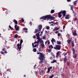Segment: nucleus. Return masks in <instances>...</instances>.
Here are the masks:
<instances>
[{
  "mask_svg": "<svg viewBox=\"0 0 78 78\" xmlns=\"http://www.w3.org/2000/svg\"><path fill=\"white\" fill-rule=\"evenodd\" d=\"M60 12L61 14H63V17H66V10H62Z\"/></svg>",
  "mask_w": 78,
  "mask_h": 78,
  "instance_id": "423d86ee",
  "label": "nucleus"
},
{
  "mask_svg": "<svg viewBox=\"0 0 78 78\" xmlns=\"http://www.w3.org/2000/svg\"><path fill=\"white\" fill-rule=\"evenodd\" d=\"M9 28H10V29H11V30H13V28L11 27V26L9 25Z\"/></svg>",
  "mask_w": 78,
  "mask_h": 78,
  "instance_id": "473e14b6",
  "label": "nucleus"
},
{
  "mask_svg": "<svg viewBox=\"0 0 78 78\" xmlns=\"http://www.w3.org/2000/svg\"><path fill=\"white\" fill-rule=\"evenodd\" d=\"M1 54H4V53H5V54H6L7 53H8V51H7V50H5L4 52L2 51H1L0 52Z\"/></svg>",
  "mask_w": 78,
  "mask_h": 78,
  "instance_id": "9b49d317",
  "label": "nucleus"
},
{
  "mask_svg": "<svg viewBox=\"0 0 78 78\" xmlns=\"http://www.w3.org/2000/svg\"><path fill=\"white\" fill-rule=\"evenodd\" d=\"M14 37L15 38H17V37H18V35H17V34H15L14 36Z\"/></svg>",
  "mask_w": 78,
  "mask_h": 78,
  "instance_id": "f704fd0d",
  "label": "nucleus"
},
{
  "mask_svg": "<svg viewBox=\"0 0 78 78\" xmlns=\"http://www.w3.org/2000/svg\"><path fill=\"white\" fill-rule=\"evenodd\" d=\"M44 56L43 55V53L41 55H39V57L38 58L39 59L41 60L39 62V64H42V63H44Z\"/></svg>",
  "mask_w": 78,
  "mask_h": 78,
  "instance_id": "f03ea898",
  "label": "nucleus"
},
{
  "mask_svg": "<svg viewBox=\"0 0 78 78\" xmlns=\"http://www.w3.org/2000/svg\"><path fill=\"white\" fill-rule=\"evenodd\" d=\"M53 58H54V59H55V55H54L53 54Z\"/></svg>",
  "mask_w": 78,
  "mask_h": 78,
  "instance_id": "052dcab7",
  "label": "nucleus"
},
{
  "mask_svg": "<svg viewBox=\"0 0 78 78\" xmlns=\"http://www.w3.org/2000/svg\"><path fill=\"white\" fill-rule=\"evenodd\" d=\"M47 19V20H48L50 19H51V20H53V19H55L53 16H51V15H47L45 16H43L41 17L40 19H44V20H45Z\"/></svg>",
  "mask_w": 78,
  "mask_h": 78,
  "instance_id": "f257e3e1",
  "label": "nucleus"
},
{
  "mask_svg": "<svg viewBox=\"0 0 78 78\" xmlns=\"http://www.w3.org/2000/svg\"><path fill=\"white\" fill-rule=\"evenodd\" d=\"M67 42L68 43V44H69L70 43V42H71V40H68L67 41Z\"/></svg>",
  "mask_w": 78,
  "mask_h": 78,
  "instance_id": "7c9ffc66",
  "label": "nucleus"
},
{
  "mask_svg": "<svg viewBox=\"0 0 78 78\" xmlns=\"http://www.w3.org/2000/svg\"><path fill=\"white\" fill-rule=\"evenodd\" d=\"M43 53H41V52H37V54L38 55H41Z\"/></svg>",
  "mask_w": 78,
  "mask_h": 78,
  "instance_id": "e433bc0d",
  "label": "nucleus"
},
{
  "mask_svg": "<svg viewBox=\"0 0 78 78\" xmlns=\"http://www.w3.org/2000/svg\"><path fill=\"white\" fill-rule=\"evenodd\" d=\"M55 34H57V33H59V31H57L55 32Z\"/></svg>",
  "mask_w": 78,
  "mask_h": 78,
  "instance_id": "5fc2aeb1",
  "label": "nucleus"
},
{
  "mask_svg": "<svg viewBox=\"0 0 78 78\" xmlns=\"http://www.w3.org/2000/svg\"><path fill=\"white\" fill-rule=\"evenodd\" d=\"M32 44L33 48H35V47H37V46H38V45H39V44H35L34 46V44H33V43H32Z\"/></svg>",
  "mask_w": 78,
  "mask_h": 78,
  "instance_id": "f3484780",
  "label": "nucleus"
},
{
  "mask_svg": "<svg viewBox=\"0 0 78 78\" xmlns=\"http://www.w3.org/2000/svg\"><path fill=\"white\" fill-rule=\"evenodd\" d=\"M67 66H69V65H70V62H67Z\"/></svg>",
  "mask_w": 78,
  "mask_h": 78,
  "instance_id": "ea45409f",
  "label": "nucleus"
},
{
  "mask_svg": "<svg viewBox=\"0 0 78 78\" xmlns=\"http://www.w3.org/2000/svg\"><path fill=\"white\" fill-rule=\"evenodd\" d=\"M8 71H5V73H6V74H7V72Z\"/></svg>",
  "mask_w": 78,
  "mask_h": 78,
  "instance_id": "13d9d810",
  "label": "nucleus"
},
{
  "mask_svg": "<svg viewBox=\"0 0 78 78\" xmlns=\"http://www.w3.org/2000/svg\"><path fill=\"white\" fill-rule=\"evenodd\" d=\"M57 44H58V45H61V41H57Z\"/></svg>",
  "mask_w": 78,
  "mask_h": 78,
  "instance_id": "412c9836",
  "label": "nucleus"
},
{
  "mask_svg": "<svg viewBox=\"0 0 78 78\" xmlns=\"http://www.w3.org/2000/svg\"><path fill=\"white\" fill-rule=\"evenodd\" d=\"M13 21L14 22L15 24H17L18 23V22H17V21H16V20L15 19L13 20Z\"/></svg>",
  "mask_w": 78,
  "mask_h": 78,
  "instance_id": "5701e85b",
  "label": "nucleus"
},
{
  "mask_svg": "<svg viewBox=\"0 0 78 78\" xmlns=\"http://www.w3.org/2000/svg\"><path fill=\"white\" fill-rule=\"evenodd\" d=\"M72 50L73 52V54L75 55V49L73 48H72Z\"/></svg>",
  "mask_w": 78,
  "mask_h": 78,
  "instance_id": "f8f14e48",
  "label": "nucleus"
},
{
  "mask_svg": "<svg viewBox=\"0 0 78 78\" xmlns=\"http://www.w3.org/2000/svg\"><path fill=\"white\" fill-rule=\"evenodd\" d=\"M63 55V56H65L66 55H67V52H64Z\"/></svg>",
  "mask_w": 78,
  "mask_h": 78,
  "instance_id": "2f4dec72",
  "label": "nucleus"
},
{
  "mask_svg": "<svg viewBox=\"0 0 78 78\" xmlns=\"http://www.w3.org/2000/svg\"><path fill=\"white\" fill-rule=\"evenodd\" d=\"M51 42L52 44L53 45V44H54V42H56V40L53 38H52V40H51Z\"/></svg>",
  "mask_w": 78,
  "mask_h": 78,
  "instance_id": "ddd939ff",
  "label": "nucleus"
},
{
  "mask_svg": "<svg viewBox=\"0 0 78 78\" xmlns=\"http://www.w3.org/2000/svg\"><path fill=\"white\" fill-rule=\"evenodd\" d=\"M43 39H45V35L43 36Z\"/></svg>",
  "mask_w": 78,
  "mask_h": 78,
  "instance_id": "58836bf2",
  "label": "nucleus"
},
{
  "mask_svg": "<svg viewBox=\"0 0 78 78\" xmlns=\"http://www.w3.org/2000/svg\"><path fill=\"white\" fill-rule=\"evenodd\" d=\"M0 74H1V76H2V72H1V71H0Z\"/></svg>",
  "mask_w": 78,
  "mask_h": 78,
  "instance_id": "680f3d73",
  "label": "nucleus"
},
{
  "mask_svg": "<svg viewBox=\"0 0 78 78\" xmlns=\"http://www.w3.org/2000/svg\"><path fill=\"white\" fill-rule=\"evenodd\" d=\"M46 29H47V30H49L50 28V27L48 26L46 27Z\"/></svg>",
  "mask_w": 78,
  "mask_h": 78,
  "instance_id": "a19ab883",
  "label": "nucleus"
},
{
  "mask_svg": "<svg viewBox=\"0 0 78 78\" xmlns=\"http://www.w3.org/2000/svg\"><path fill=\"white\" fill-rule=\"evenodd\" d=\"M64 28H66V27H65V26H63V29H64Z\"/></svg>",
  "mask_w": 78,
  "mask_h": 78,
  "instance_id": "0e129e2a",
  "label": "nucleus"
},
{
  "mask_svg": "<svg viewBox=\"0 0 78 78\" xmlns=\"http://www.w3.org/2000/svg\"><path fill=\"white\" fill-rule=\"evenodd\" d=\"M23 42V40L21 39L20 40V43L18 44L16 46L18 47V48L19 51H20V50L21 48H22V43Z\"/></svg>",
  "mask_w": 78,
  "mask_h": 78,
  "instance_id": "7ed1b4c3",
  "label": "nucleus"
},
{
  "mask_svg": "<svg viewBox=\"0 0 78 78\" xmlns=\"http://www.w3.org/2000/svg\"><path fill=\"white\" fill-rule=\"evenodd\" d=\"M39 51H41H41H42V50L41 49H39Z\"/></svg>",
  "mask_w": 78,
  "mask_h": 78,
  "instance_id": "603ef678",
  "label": "nucleus"
},
{
  "mask_svg": "<svg viewBox=\"0 0 78 78\" xmlns=\"http://www.w3.org/2000/svg\"><path fill=\"white\" fill-rule=\"evenodd\" d=\"M47 43H48V44H50V41H46L45 42V45H46L47 44Z\"/></svg>",
  "mask_w": 78,
  "mask_h": 78,
  "instance_id": "b1692460",
  "label": "nucleus"
},
{
  "mask_svg": "<svg viewBox=\"0 0 78 78\" xmlns=\"http://www.w3.org/2000/svg\"><path fill=\"white\" fill-rule=\"evenodd\" d=\"M51 22V23H53V24H54V23H55V22H54L52 21Z\"/></svg>",
  "mask_w": 78,
  "mask_h": 78,
  "instance_id": "4d7b16f0",
  "label": "nucleus"
},
{
  "mask_svg": "<svg viewBox=\"0 0 78 78\" xmlns=\"http://www.w3.org/2000/svg\"><path fill=\"white\" fill-rule=\"evenodd\" d=\"M61 45H56L55 47L54 48V49H55V50H61Z\"/></svg>",
  "mask_w": 78,
  "mask_h": 78,
  "instance_id": "39448f33",
  "label": "nucleus"
},
{
  "mask_svg": "<svg viewBox=\"0 0 78 78\" xmlns=\"http://www.w3.org/2000/svg\"><path fill=\"white\" fill-rule=\"evenodd\" d=\"M37 41H35L34 43V44H37Z\"/></svg>",
  "mask_w": 78,
  "mask_h": 78,
  "instance_id": "e2e57ef3",
  "label": "nucleus"
},
{
  "mask_svg": "<svg viewBox=\"0 0 78 78\" xmlns=\"http://www.w3.org/2000/svg\"><path fill=\"white\" fill-rule=\"evenodd\" d=\"M63 61L65 62L66 63L67 62V58H66V56H65L64 58H63Z\"/></svg>",
  "mask_w": 78,
  "mask_h": 78,
  "instance_id": "dca6fc26",
  "label": "nucleus"
},
{
  "mask_svg": "<svg viewBox=\"0 0 78 78\" xmlns=\"http://www.w3.org/2000/svg\"><path fill=\"white\" fill-rule=\"evenodd\" d=\"M60 53V51H58L57 52L56 54V57L57 58H58V57H59V56H60V54H59V53Z\"/></svg>",
  "mask_w": 78,
  "mask_h": 78,
  "instance_id": "6e6552de",
  "label": "nucleus"
},
{
  "mask_svg": "<svg viewBox=\"0 0 78 78\" xmlns=\"http://www.w3.org/2000/svg\"><path fill=\"white\" fill-rule=\"evenodd\" d=\"M6 50H5V48H3L2 49V51H5Z\"/></svg>",
  "mask_w": 78,
  "mask_h": 78,
  "instance_id": "37998d69",
  "label": "nucleus"
},
{
  "mask_svg": "<svg viewBox=\"0 0 78 78\" xmlns=\"http://www.w3.org/2000/svg\"><path fill=\"white\" fill-rule=\"evenodd\" d=\"M52 66H50L48 68V71L47 72V73H50V70L51 69H52Z\"/></svg>",
  "mask_w": 78,
  "mask_h": 78,
  "instance_id": "9d476101",
  "label": "nucleus"
},
{
  "mask_svg": "<svg viewBox=\"0 0 78 78\" xmlns=\"http://www.w3.org/2000/svg\"><path fill=\"white\" fill-rule=\"evenodd\" d=\"M75 46V44L74 43V42L73 41L72 42V47H74Z\"/></svg>",
  "mask_w": 78,
  "mask_h": 78,
  "instance_id": "bb28decb",
  "label": "nucleus"
},
{
  "mask_svg": "<svg viewBox=\"0 0 78 78\" xmlns=\"http://www.w3.org/2000/svg\"><path fill=\"white\" fill-rule=\"evenodd\" d=\"M39 42L40 44H42L44 43V41H43V40H42L41 39L39 41Z\"/></svg>",
  "mask_w": 78,
  "mask_h": 78,
  "instance_id": "aec40b11",
  "label": "nucleus"
},
{
  "mask_svg": "<svg viewBox=\"0 0 78 78\" xmlns=\"http://www.w3.org/2000/svg\"><path fill=\"white\" fill-rule=\"evenodd\" d=\"M67 2H70L71 0H67Z\"/></svg>",
  "mask_w": 78,
  "mask_h": 78,
  "instance_id": "6e6d98bb",
  "label": "nucleus"
},
{
  "mask_svg": "<svg viewBox=\"0 0 78 78\" xmlns=\"http://www.w3.org/2000/svg\"><path fill=\"white\" fill-rule=\"evenodd\" d=\"M39 35H40L38 33H37V34H36V36H37V37H38V36H40Z\"/></svg>",
  "mask_w": 78,
  "mask_h": 78,
  "instance_id": "c9c22d12",
  "label": "nucleus"
},
{
  "mask_svg": "<svg viewBox=\"0 0 78 78\" xmlns=\"http://www.w3.org/2000/svg\"><path fill=\"white\" fill-rule=\"evenodd\" d=\"M77 20V19H76V18H75L74 19H73V20L74 21V22H75Z\"/></svg>",
  "mask_w": 78,
  "mask_h": 78,
  "instance_id": "79ce46f5",
  "label": "nucleus"
},
{
  "mask_svg": "<svg viewBox=\"0 0 78 78\" xmlns=\"http://www.w3.org/2000/svg\"><path fill=\"white\" fill-rule=\"evenodd\" d=\"M37 39H38V41H40V40L41 39L40 38V37H39V36L37 37Z\"/></svg>",
  "mask_w": 78,
  "mask_h": 78,
  "instance_id": "cd10ccee",
  "label": "nucleus"
},
{
  "mask_svg": "<svg viewBox=\"0 0 78 78\" xmlns=\"http://www.w3.org/2000/svg\"><path fill=\"white\" fill-rule=\"evenodd\" d=\"M24 30H26L27 31L28 30V29H27V28H24Z\"/></svg>",
  "mask_w": 78,
  "mask_h": 78,
  "instance_id": "3c124183",
  "label": "nucleus"
},
{
  "mask_svg": "<svg viewBox=\"0 0 78 78\" xmlns=\"http://www.w3.org/2000/svg\"><path fill=\"white\" fill-rule=\"evenodd\" d=\"M41 47L44 48V47H45V45L44 44V43H42L41 44Z\"/></svg>",
  "mask_w": 78,
  "mask_h": 78,
  "instance_id": "393cba45",
  "label": "nucleus"
},
{
  "mask_svg": "<svg viewBox=\"0 0 78 78\" xmlns=\"http://www.w3.org/2000/svg\"><path fill=\"white\" fill-rule=\"evenodd\" d=\"M26 76V75H24V76H23L24 77H25Z\"/></svg>",
  "mask_w": 78,
  "mask_h": 78,
  "instance_id": "774afa93",
  "label": "nucleus"
},
{
  "mask_svg": "<svg viewBox=\"0 0 78 78\" xmlns=\"http://www.w3.org/2000/svg\"><path fill=\"white\" fill-rule=\"evenodd\" d=\"M51 63L53 64V63H55V62L57 63V60L55 59H53V61L51 62Z\"/></svg>",
  "mask_w": 78,
  "mask_h": 78,
  "instance_id": "2eb2a0df",
  "label": "nucleus"
},
{
  "mask_svg": "<svg viewBox=\"0 0 78 78\" xmlns=\"http://www.w3.org/2000/svg\"><path fill=\"white\" fill-rule=\"evenodd\" d=\"M62 76L63 77H64L65 76V75H64V74H61Z\"/></svg>",
  "mask_w": 78,
  "mask_h": 78,
  "instance_id": "49530a36",
  "label": "nucleus"
},
{
  "mask_svg": "<svg viewBox=\"0 0 78 78\" xmlns=\"http://www.w3.org/2000/svg\"><path fill=\"white\" fill-rule=\"evenodd\" d=\"M58 23L57 22H56L55 23H54V25H56V24H58Z\"/></svg>",
  "mask_w": 78,
  "mask_h": 78,
  "instance_id": "09e8293b",
  "label": "nucleus"
},
{
  "mask_svg": "<svg viewBox=\"0 0 78 78\" xmlns=\"http://www.w3.org/2000/svg\"><path fill=\"white\" fill-rule=\"evenodd\" d=\"M48 53H50L51 51V49H48Z\"/></svg>",
  "mask_w": 78,
  "mask_h": 78,
  "instance_id": "72a5a7b5",
  "label": "nucleus"
},
{
  "mask_svg": "<svg viewBox=\"0 0 78 78\" xmlns=\"http://www.w3.org/2000/svg\"><path fill=\"white\" fill-rule=\"evenodd\" d=\"M37 44H39V42L40 41L37 40Z\"/></svg>",
  "mask_w": 78,
  "mask_h": 78,
  "instance_id": "864d4df0",
  "label": "nucleus"
},
{
  "mask_svg": "<svg viewBox=\"0 0 78 78\" xmlns=\"http://www.w3.org/2000/svg\"><path fill=\"white\" fill-rule=\"evenodd\" d=\"M24 22V20L23 19H22L21 20V22L23 23V22Z\"/></svg>",
  "mask_w": 78,
  "mask_h": 78,
  "instance_id": "a18cd8bd",
  "label": "nucleus"
},
{
  "mask_svg": "<svg viewBox=\"0 0 78 78\" xmlns=\"http://www.w3.org/2000/svg\"><path fill=\"white\" fill-rule=\"evenodd\" d=\"M70 6H71V9L72 10V11H73V7L72 6V5H70Z\"/></svg>",
  "mask_w": 78,
  "mask_h": 78,
  "instance_id": "c03bdc74",
  "label": "nucleus"
},
{
  "mask_svg": "<svg viewBox=\"0 0 78 78\" xmlns=\"http://www.w3.org/2000/svg\"><path fill=\"white\" fill-rule=\"evenodd\" d=\"M33 51L34 52H36V51H37V49L36 48H34L33 49Z\"/></svg>",
  "mask_w": 78,
  "mask_h": 78,
  "instance_id": "c85d7f7f",
  "label": "nucleus"
},
{
  "mask_svg": "<svg viewBox=\"0 0 78 78\" xmlns=\"http://www.w3.org/2000/svg\"><path fill=\"white\" fill-rule=\"evenodd\" d=\"M15 28L16 29V31H19V27L17 26V25H15Z\"/></svg>",
  "mask_w": 78,
  "mask_h": 78,
  "instance_id": "0eeeda50",
  "label": "nucleus"
},
{
  "mask_svg": "<svg viewBox=\"0 0 78 78\" xmlns=\"http://www.w3.org/2000/svg\"><path fill=\"white\" fill-rule=\"evenodd\" d=\"M33 38H36V36L35 35H34L33 37Z\"/></svg>",
  "mask_w": 78,
  "mask_h": 78,
  "instance_id": "bf43d9fd",
  "label": "nucleus"
},
{
  "mask_svg": "<svg viewBox=\"0 0 78 78\" xmlns=\"http://www.w3.org/2000/svg\"><path fill=\"white\" fill-rule=\"evenodd\" d=\"M73 36H77V34L76 33V30H74V32H73Z\"/></svg>",
  "mask_w": 78,
  "mask_h": 78,
  "instance_id": "1a4fd4ad",
  "label": "nucleus"
},
{
  "mask_svg": "<svg viewBox=\"0 0 78 78\" xmlns=\"http://www.w3.org/2000/svg\"><path fill=\"white\" fill-rule=\"evenodd\" d=\"M54 12H55V10H52L51 11V14H53Z\"/></svg>",
  "mask_w": 78,
  "mask_h": 78,
  "instance_id": "c756f323",
  "label": "nucleus"
},
{
  "mask_svg": "<svg viewBox=\"0 0 78 78\" xmlns=\"http://www.w3.org/2000/svg\"><path fill=\"white\" fill-rule=\"evenodd\" d=\"M59 29V27H55L53 29V31H56V30H58Z\"/></svg>",
  "mask_w": 78,
  "mask_h": 78,
  "instance_id": "6ab92c4d",
  "label": "nucleus"
},
{
  "mask_svg": "<svg viewBox=\"0 0 78 78\" xmlns=\"http://www.w3.org/2000/svg\"><path fill=\"white\" fill-rule=\"evenodd\" d=\"M66 17H68V16H69V15H66Z\"/></svg>",
  "mask_w": 78,
  "mask_h": 78,
  "instance_id": "338daca9",
  "label": "nucleus"
},
{
  "mask_svg": "<svg viewBox=\"0 0 78 78\" xmlns=\"http://www.w3.org/2000/svg\"><path fill=\"white\" fill-rule=\"evenodd\" d=\"M61 14V13L60 12L58 13V16L59 18H61V17H62V15Z\"/></svg>",
  "mask_w": 78,
  "mask_h": 78,
  "instance_id": "4468645a",
  "label": "nucleus"
},
{
  "mask_svg": "<svg viewBox=\"0 0 78 78\" xmlns=\"http://www.w3.org/2000/svg\"><path fill=\"white\" fill-rule=\"evenodd\" d=\"M53 48V46L51 45H50L48 46V48Z\"/></svg>",
  "mask_w": 78,
  "mask_h": 78,
  "instance_id": "4be33fe9",
  "label": "nucleus"
},
{
  "mask_svg": "<svg viewBox=\"0 0 78 78\" xmlns=\"http://www.w3.org/2000/svg\"><path fill=\"white\" fill-rule=\"evenodd\" d=\"M42 28V26L41 25H39L37 29H35V31H34V33H37L38 31H41V29Z\"/></svg>",
  "mask_w": 78,
  "mask_h": 78,
  "instance_id": "20e7f679",
  "label": "nucleus"
},
{
  "mask_svg": "<svg viewBox=\"0 0 78 78\" xmlns=\"http://www.w3.org/2000/svg\"><path fill=\"white\" fill-rule=\"evenodd\" d=\"M76 2H77V0H76L73 2L74 5H76Z\"/></svg>",
  "mask_w": 78,
  "mask_h": 78,
  "instance_id": "a878e982",
  "label": "nucleus"
},
{
  "mask_svg": "<svg viewBox=\"0 0 78 78\" xmlns=\"http://www.w3.org/2000/svg\"><path fill=\"white\" fill-rule=\"evenodd\" d=\"M73 58H77V54H75V55H73Z\"/></svg>",
  "mask_w": 78,
  "mask_h": 78,
  "instance_id": "a211bd4d",
  "label": "nucleus"
},
{
  "mask_svg": "<svg viewBox=\"0 0 78 78\" xmlns=\"http://www.w3.org/2000/svg\"><path fill=\"white\" fill-rule=\"evenodd\" d=\"M73 11V13L74 14V16H75V14H76V13L75 12H74V11H73H73Z\"/></svg>",
  "mask_w": 78,
  "mask_h": 78,
  "instance_id": "de8ad7c7",
  "label": "nucleus"
},
{
  "mask_svg": "<svg viewBox=\"0 0 78 78\" xmlns=\"http://www.w3.org/2000/svg\"><path fill=\"white\" fill-rule=\"evenodd\" d=\"M66 19H69V17H66L65 18Z\"/></svg>",
  "mask_w": 78,
  "mask_h": 78,
  "instance_id": "8fccbe9b",
  "label": "nucleus"
},
{
  "mask_svg": "<svg viewBox=\"0 0 78 78\" xmlns=\"http://www.w3.org/2000/svg\"><path fill=\"white\" fill-rule=\"evenodd\" d=\"M51 26H54V25L53 24H51L50 25Z\"/></svg>",
  "mask_w": 78,
  "mask_h": 78,
  "instance_id": "69168bd1",
  "label": "nucleus"
},
{
  "mask_svg": "<svg viewBox=\"0 0 78 78\" xmlns=\"http://www.w3.org/2000/svg\"><path fill=\"white\" fill-rule=\"evenodd\" d=\"M57 36H61V34L60 33H58Z\"/></svg>",
  "mask_w": 78,
  "mask_h": 78,
  "instance_id": "4c0bfd02",
  "label": "nucleus"
}]
</instances>
